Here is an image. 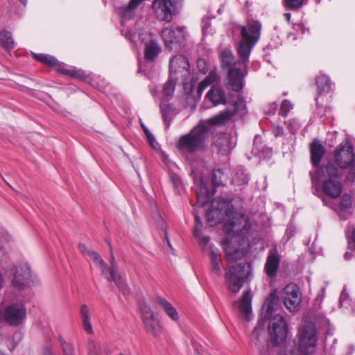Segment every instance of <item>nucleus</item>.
<instances>
[{
  "instance_id": "32",
  "label": "nucleus",
  "mask_w": 355,
  "mask_h": 355,
  "mask_svg": "<svg viewBox=\"0 0 355 355\" xmlns=\"http://www.w3.org/2000/svg\"><path fill=\"white\" fill-rule=\"evenodd\" d=\"M220 254L217 249L211 248L210 253V265L211 271L212 273L220 275L221 273L220 269Z\"/></svg>"
},
{
  "instance_id": "28",
  "label": "nucleus",
  "mask_w": 355,
  "mask_h": 355,
  "mask_svg": "<svg viewBox=\"0 0 355 355\" xmlns=\"http://www.w3.org/2000/svg\"><path fill=\"white\" fill-rule=\"evenodd\" d=\"M107 279L109 282H114L120 292H121L124 295L130 294V288L128 286L125 282L121 276L117 275L116 272L113 268L110 270V274L107 276Z\"/></svg>"
},
{
  "instance_id": "1",
  "label": "nucleus",
  "mask_w": 355,
  "mask_h": 355,
  "mask_svg": "<svg viewBox=\"0 0 355 355\" xmlns=\"http://www.w3.org/2000/svg\"><path fill=\"white\" fill-rule=\"evenodd\" d=\"M279 301L277 291L274 290L270 292L262 306L261 318L252 332V336L258 339L259 334L263 331L265 322L269 320L270 339L274 347L284 344L289 333L288 326L284 316L277 313L275 314L279 307Z\"/></svg>"
},
{
  "instance_id": "7",
  "label": "nucleus",
  "mask_w": 355,
  "mask_h": 355,
  "mask_svg": "<svg viewBox=\"0 0 355 355\" xmlns=\"http://www.w3.org/2000/svg\"><path fill=\"white\" fill-rule=\"evenodd\" d=\"M251 273L252 264L250 263L240 262L232 266L225 275L229 289L234 293H238Z\"/></svg>"
},
{
  "instance_id": "64",
  "label": "nucleus",
  "mask_w": 355,
  "mask_h": 355,
  "mask_svg": "<svg viewBox=\"0 0 355 355\" xmlns=\"http://www.w3.org/2000/svg\"><path fill=\"white\" fill-rule=\"evenodd\" d=\"M4 47V49L5 51H8L10 50H11L13 47V46H10V45H8V46H3Z\"/></svg>"
},
{
  "instance_id": "4",
  "label": "nucleus",
  "mask_w": 355,
  "mask_h": 355,
  "mask_svg": "<svg viewBox=\"0 0 355 355\" xmlns=\"http://www.w3.org/2000/svg\"><path fill=\"white\" fill-rule=\"evenodd\" d=\"M211 134V128L205 123H200L189 133L179 138L176 147L182 153L202 152L207 148L208 139Z\"/></svg>"
},
{
  "instance_id": "3",
  "label": "nucleus",
  "mask_w": 355,
  "mask_h": 355,
  "mask_svg": "<svg viewBox=\"0 0 355 355\" xmlns=\"http://www.w3.org/2000/svg\"><path fill=\"white\" fill-rule=\"evenodd\" d=\"M327 168H335L343 175L347 171L346 180L355 182V153L353 144L346 141L338 145L333 152L332 157L327 159Z\"/></svg>"
},
{
  "instance_id": "62",
  "label": "nucleus",
  "mask_w": 355,
  "mask_h": 355,
  "mask_svg": "<svg viewBox=\"0 0 355 355\" xmlns=\"http://www.w3.org/2000/svg\"><path fill=\"white\" fill-rule=\"evenodd\" d=\"M352 253L349 252H347L345 253L344 257L345 260H350L352 257Z\"/></svg>"
},
{
  "instance_id": "61",
  "label": "nucleus",
  "mask_w": 355,
  "mask_h": 355,
  "mask_svg": "<svg viewBox=\"0 0 355 355\" xmlns=\"http://www.w3.org/2000/svg\"><path fill=\"white\" fill-rule=\"evenodd\" d=\"M200 242L202 245H206L209 241V237L207 236H200L199 238Z\"/></svg>"
},
{
  "instance_id": "18",
  "label": "nucleus",
  "mask_w": 355,
  "mask_h": 355,
  "mask_svg": "<svg viewBox=\"0 0 355 355\" xmlns=\"http://www.w3.org/2000/svg\"><path fill=\"white\" fill-rule=\"evenodd\" d=\"M281 256L276 247L269 250L264 265V272L270 278L275 277L279 268Z\"/></svg>"
},
{
  "instance_id": "31",
  "label": "nucleus",
  "mask_w": 355,
  "mask_h": 355,
  "mask_svg": "<svg viewBox=\"0 0 355 355\" xmlns=\"http://www.w3.org/2000/svg\"><path fill=\"white\" fill-rule=\"evenodd\" d=\"M340 200L338 204L333 202L334 207H329L334 211L336 212H343L345 211L347 209H350L353 204V198L352 196L347 193H344L342 196H340Z\"/></svg>"
},
{
  "instance_id": "15",
  "label": "nucleus",
  "mask_w": 355,
  "mask_h": 355,
  "mask_svg": "<svg viewBox=\"0 0 355 355\" xmlns=\"http://www.w3.org/2000/svg\"><path fill=\"white\" fill-rule=\"evenodd\" d=\"M262 25L258 20L248 21L241 28V40L238 44H256L260 38Z\"/></svg>"
},
{
  "instance_id": "57",
  "label": "nucleus",
  "mask_w": 355,
  "mask_h": 355,
  "mask_svg": "<svg viewBox=\"0 0 355 355\" xmlns=\"http://www.w3.org/2000/svg\"><path fill=\"white\" fill-rule=\"evenodd\" d=\"M146 135L148 139V142L150 143V146L153 148H155L154 146V142L155 141V138L154 135L150 132L146 131Z\"/></svg>"
},
{
  "instance_id": "17",
  "label": "nucleus",
  "mask_w": 355,
  "mask_h": 355,
  "mask_svg": "<svg viewBox=\"0 0 355 355\" xmlns=\"http://www.w3.org/2000/svg\"><path fill=\"white\" fill-rule=\"evenodd\" d=\"M164 44H183L187 42L184 28H165L161 33Z\"/></svg>"
},
{
  "instance_id": "5",
  "label": "nucleus",
  "mask_w": 355,
  "mask_h": 355,
  "mask_svg": "<svg viewBox=\"0 0 355 355\" xmlns=\"http://www.w3.org/2000/svg\"><path fill=\"white\" fill-rule=\"evenodd\" d=\"M234 214L232 202L227 199L218 197L211 201L210 207L206 212L207 223L211 227L223 221L225 224L232 219Z\"/></svg>"
},
{
  "instance_id": "48",
  "label": "nucleus",
  "mask_w": 355,
  "mask_h": 355,
  "mask_svg": "<svg viewBox=\"0 0 355 355\" xmlns=\"http://www.w3.org/2000/svg\"><path fill=\"white\" fill-rule=\"evenodd\" d=\"M195 219V227L193 230V236L196 238H199L201 236L202 222L198 215L196 214L194 215Z\"/></svg>"
},
{
  "instance_id": "43",
  "label": "nucleus",
  "mask_w": 355,
  "mask_h": 355,
  "mask_svg": "<svg viewBox=\"0 0 355 355\" xmlns=\"http://www.w3.org/2000/svg\"><path fill=\"white\" fill-rule=\"evenodd\" d=\"M59 341L63 355H76L75 349L72 343H67L61 336L59 337Z\"/></svg>"
},
{
  "instance_id": "20",
  "label": "nucleus",
  "mask_w": 355,
  "mask_h": 355,
  "mask_svg": "<svg viewBox=\"0 0 355 355\" xmlns=\"http://www.w3.org/2000/svg\"><path fill=\"white\" fill-rule=\"evenodd\" d=\"M236 241H225L223 243L224 252L228 261H236L245 257L248 253L246 250L241 249L234 245Z\"/></svg>"
},
{
  "instance_id": "23",
  "label": "nucleus",
  "mask_w": 355,
  "mask_h": 355,
  "mask_svg": "<svg viewBox=\"0 0 355 355\" xmlns=\"http://www.w3.org/2000/svg\"><path fill=\"white\" fill-rule=\"evenodd\" d=\"M252 300L251 291H245L243 293L241 300L236 302L239 311L245 316L247 321H249L251 318Z\"/></svg>"
},
{
  "instance_id": "9",
  "label": "nucleus",
  "mask_w": 355,
  "mask_h": 355,
  "mask_svg": "<svg viewBox=\"0 0 355 355\" xmlns=\"http://www.w3.org/2000/svg\"><path fill=\"white\" fill-rule=\"evenodd\" d=\"M299 349L304 355H309L314 352L317 345L316 329L314 324L308 322L304 324L298 331Z\"/></svg>"
},
{
  "instance_id": "54",
  "label": "nucleus",
  "mask_w": 355,
  "mask_h": 355,
  "mask_svg": "<svg viewBox=\"0 0 355 355\" xmlns=\"http://www.w3.org/2000/svg\"><path fill=\"white\" fill-rule=\"evenodd\" d=\"M272 132L275 137H282L284 135V128L280 125L273 126Z\"/></svg>"
},
{
  "instance_id": "39",
  "label": "nucleus",
  "mask_w": 355,
  "mask_h": 355,
  "mask_svg": "<svg viewBox=\"0 0 355 355\" xmlns=\"http://www.w3.org/2000/svg\"><path fill=\"white\" fill-rule=\"evenodd\" d=\"M250 178L243 170H238L233 178L234 183L237 186L248 184Z\"/></svg>"
},
{
  "instance_id": "26",
  "label": "nucleus",
  "mask_w": 355,
  "mask_h": 355,
  "mask_svg": "<svg viewBox=\"0 0 355 355\" xmlns=\"http://www.w3.org/2000/svg\"><path fill=\"white\" fill-rule=\"evenodd\" d=\"M206 98L210 101L213 105L226 104V98L224 90L219 87H211L206 94Z\"/></svg>"
},
{
  "instance_id": "14",
  "label": "nucleus",
  "mask_w": 355,
  "mask_h": 355,
  "mask_svg": "<svg viewBox=\"0 0 355 355\" xmlns=\"http://www.w3.org/2000/svg\"><path fill=\"white\" fill-rule=\"evenodd\" d=\"M251 227L249 218L245 217L244 214H241L239 218H236L233 215L232 219L227 221L223 225L224 232L227 234L236 233L239 236L248 234Z\"/></svg>"
},
{
  "instance_id": "50",
  "label": "nucleus",
  "mask_w": 355,
  "mask_h": 355,
  "mask_svg": "<svg viewBox=\"0 0 355 355\" xmlns=\"http://www.w3.org/2000/svg\"><path fill=\"white\" fill-rule=\"evenodd\" d=\"M349 248L355 250V227H352L351 233H347Z\"/></svg>"
},
{
  "instance_id": "22",
  "label": "nucleus",
  "mask_w": 355,
  "mask_h": 355,
  "mask_svg": "<svg viewBox=\"0 0 355 355\" xmlns=\"http://www.w3.org/2000/svg\"><path fill=\"white\" fill-rule=\"evenodd\" d=\"M144 0H130L126 6H123L119 8V14L121 17V26H124V20H130L135 16L136 8Z\"/></svg>"
},
{
  "instance_id": "36",
  "label": "nucleus",
  "mask_w": 355,
  "mask_h": 355,
  "mask_svg": "<svg viewBox=\"0 0 355 355\" xmlns=\"http://www.w3.org/2000/svg\"><path fill=\"white\" fill-rule=\"evenodd\" d=\"M176 80L169 77L163 86L162 94L167 98H171L173 96Z\"/></svg>"
},
{
  "instance_id": "21",
  "label": "nucleus",
  "mask_w": 355,
  "mask_h": 355,
  "mask_svg": "<svg viewBox=\"0 0 355 355\" xmlns=\"http://www.w3.org/2000/svg\"><path fill=\"white\" fill-rule=\"evenodd\" d=\"M227 87L236 92L242 91L244 87V75L240 69L231 68L227 74Z\"/></svg>"
},
{
  "instance_id": "46",
  "label": "nucleus",
  "mask_w": 355,
  "mask_h": 355,
  "mask_svg": "<svg viewBox=\"0 0 355 355\" xmlns=\"http://www.w3.org/2000/svg\"><path fill=\"white\" fill-rule=\"evenodd\" d=\"M0 44H14V40L10 31L3 30L0 33Z\"/></svg>"
},
{
  "instance_id": "8",
  "label": "nucleus",
  "mask_w": 355,
  "mask_h": 355,
  "mask_svg": "<svg viewBox=\"0 0 355 355\" xmlns=\"http://www.w3.org/2000/svg\"><path fill=\"white\" fill-rule=\"evenodd\" d=\"M5 274L10 279L12 286L18 291L28 288L33 282L31 268L25 263L7 267Z\"/></svg>"
},
{
  "instance_id": "34",
  "label": "nucleus",
  "mask_w": 355,
  "mask_h": 355,
  "mask_svg": "<svg viewBox=\"0 0 355 355\" xmlns=\"http://www.w3.org/2000/svg\"><path fill=\"white\" fill-rule=\"evenodd\" d=\"M196 198L198 207H202L207 205L211 199L208 189L205 187H201L199 191L196 192Z\"/></svg>"
},
{
  "instance_id": "51",
  "label": "nucleus",
  "mask_w": 355,
  "mask_h": 355,
  "mask_svg": "<svg viewBox=\"0 0 355 355\" xmlns=\"http://www.w3.org/2000/svg\"><path fill=\"white\" fill-rule=\"evenodd\" d=\"M169 178H170V180L172 182L174 188L178 189L179 187V186L181 184L180 177L175 173H171L169 174Z\"/></svg>"
},
{
  "instance_id": "25",
  "label": "nucleus",
  "mask_w": 355,
  "mask_h": 355,
  "mask_svg": "<svg viewBox=\"0 0 355 355\" xmlns=\"http://www.w3.org/2000/svg\"><path fill=\"white\" fill-rule=\"evenodd\" d=\"M174 68L175 73L178 71L182 72L186 71L189 72V62L187 57L182 55H177L173 56L169 63V71L172 73Z\"/></svg>"
},
{
  "instance_id": "27",
  "label": "nucleus",
  "mask_w": 355,
  "mask_h": 355,
  "mask_svg": "<svg viewBox=\"0 0 355 355\" xmlns=\"http://www.w3.org/2000/svg\"><path fill=\"white\" fill-rule=\"evenodd\" d=\"M155 302L163 309L166 314L173 321H178L179 315L175 308L165 298L157 296Z\"/></svg>"
},
{
  "instance_id": "49",
  "label": "nucleus",
  "mask_w": 355,
  "mask_h": 355,
  "mask_svg": "<svg viewBox=\"0 0 355 355\" xmlns=\"http://www.w3.org/2000/svg\"><path fill=\"white\" fill-rule=\"evenodd\" d=\"M202 24V33L203 37L206 36L208 33V29L211 26L210 18L209 17H204L201 21Z\"/></svg>"
},
{
  "instance_id": "37",
  "label": "nucleus",
  "mask_w": 355,
  "mask_h": 355,
  "mask_svg": "<svg viewBox=\"0 0 355 355\" xmlns=\"http://www.w3.org/2000/svg\"><path fill=\"white\" fill-rule=\"evenodd\" d=\"M89 257L94 263L100 268L101 273L105 275L107 270L106 263L103 261L102 257L95 251L88 252Z\"/></svg>"
},
{
  "instance_id": "41",
  "label": "nucleus",
  "mask_w": 355,
  "mask_h": 355,
  "mask_svg": "<svg viewBox=\"0 0 355 355\" xmlns=\"http://www.w3.org/2000/svg\"><path fill=\"white\" fill-rule=\"evenodd\" d=\"M224 173L222 169H214L211 174V183L213 187H217L223 185V177Z\"/></svg>"
},
{
  "instance_id": "11",
  "label": "nucleus",
  "mask_w": 355,
  "mask_h": 355,
  "mask_svg": "<svg viewBox=\"0 0 355 355\" xmlns=\"http://www.w3.org/2000/svg\"><path fill=\"white\" fill-rule=\"evenodd\" d=\"M182 0H154L153 10L157 19L161 21L170 22L175 14L177 6Z\"/></svg>"
},
{
  "instance_id": "45",
  "label": "nucleus",
  "mask_w": 355,
  "mask_h": 355,
  "mask_svg": "<svg viewBox=\"0 0 355 355\" xmlns=\"http://www.w3.org/2000/svg\"><path fill=\"white\" fill-rule=\"evenodd\" d=\"M293 104L288 100H284L281 103L279 114L283 117H286L288 112L293 109Z\"/></svg>"
},
{
  "instance_id": "19",
  "label": "nucleus",
  "mask_w": 355,
  "mask_h": 355,
  "mask_svg": "<svg viewBox=\"0 0 355 355\" xmlns=\"http://www.w3.org/2000/svg\"><path fill=\"white\" fill-rule=\"evenodd\" d=\"M124 35L134 44L138 42L140 44H157L155 35L144 29H140L137 33L127 30Z\"/></svg>"
},
{
  "instance_id": "60",
  "label": "nucleus",
  "mask_w": 355,
  "mask_h": 355,
  "mask_svg": "<svg viewBox=\"0 0 355 355\" xmlns=\"http://www.w3.org/2000/svg\"><path fill=\"white\" fill-rule=\"evenodd\" d=\"M42 355H53L52 348L49 346L44 347L42 350Z\"/></svg>"
},
{
  "instance_id": "58",
  "label": "nucleus",
  "mask_w": 355,
  "mask_h": 355,
  "mask_svg": "<svg viewBox=\"0 0 355 355\" xmlns=\"http://www.w3.org/2000/svg\"><path fill=\"white\" fill-rule=\"evenodd\" d=\"M78 248L80 251L85 255L88 256V252H93L94 250H89L87 249V246L83 243H80L78 245Z\"/></svg>"
},
{
  "instance_id": "2",
  "label": "nucleus",
  "mask_w": 355,
  "mask_h": 355,
  "mask_svg": "<svg viewBox=\"0 0 355 355\" xmlns=\"http://www.w3.org/2000/svg\"><path fill=\"white\" fill-rule=\"evenodd\" d=\"M309 175L312 193L318 197L324 206L334 207L331 200H336L341 196L343 191V175L338 173L335 168L326 167L318 168L317 171H309Z\"/></svg>"
},
{
  "instance_id": "6",
  "label": "nucleus",
  "mask_w": 355,
  "mask_h": 355,
  "mask_svg": "<svg viewBox=\"0 0 355 355\" xmlns=\"http://www.w3.org/2000/svg\"><path fill=\"white\" fill-rule=\"evenodd\" d=\"M33 58L46 66L54 68L58 74L67 76L71 78H76L80 81H87L89 78L85 71L75 67L67 68L55 57L45 53H32Z\"/></svg>"
},
{
  "instance_id": "63",
  "label": "nucleus",
  "mask_w": 355,
  "mask_h": 355,
  "mask_svg": "<svg viewBox=\"0 0 355 355\" xmlns=\"http://www.w3.org/2000/svg\"><path fill=\"white\" fill-rule=\"evenodd\" d=\"M284 16L288 21H290L291 17V13L286 12L284 15Z\"/></svg>"
},
{
  "instance_id": "38",
  "label": "nucleus",
  "mask_w": 355,
  "mask_h": 355,
  "mask_svg": "<svg viewBox=\"0 0 355 355\" xmlns=\"http://www.w3.org/2000/svg\"><path fill=\"white\" fill-rule=\"evenodd\" d=\"M160 110L162 119L167 126L170 124L171 116L173 114L174 108L171 104H162L160 105Z\"/></svg>"
},
{
  "instance_id": "12",
  "label": "nucleus",
  "mask_w": 355,
  "mask_h": 355,
  "mask_svg": "<svg viewBox=\"0 0 355 355\" xmlns=\"http://www.w3.org/2000/svg\"><path fill=\"white\" fill-rule=\"evenodd\" d=\"M0 317L10 326H19L26 317V309L23 303H12L8 306Z\"/></svg>"
},
{
  "instance_id": "55",
  "label": "nucleus",
  "mask_w": 355,
  "mask_h": 355,
  "mask_svg": "<svg viewBox=\"0 0 355 355\" xmlns=\"http://www.w3.org/2000/svg\"><path fill=\"white\" fill-rule=\"evenodd\" d=\"M107 244H108V245L110 247V257H111V268L110 269H107V271L109 270V272H110V270L112 268L116 271V268H115V266H114V255H113V253H112V250L110 242V241H107Z\"/></svg>"
},
{
  "instance_id": "30",
  "label": "nucleus",
  "mask_w": 355,
  "mask_h": 355,
  "mask_svg": "<svg viewBox=\"0 0 355 355\" xmlns=\"http://www.w3.org/2000/svg\"><path fill=\"white\" fill-rule=\"evenodd\" d=\"M80 315L83 329L89 334H93L94 331L91 323L89 309L86 304H83L80 309Z\"/></svg>"
},
{
  "instance_id": "53",
  "label": "nucleus",
  "mask_w": 355,
  "mask_h": 355,
  "mask_svg": "<svg viewBox=\"0 0 355 355\" xmlns=\"http://www.w3.org/2000/svg\"><path fill=\"white\" fill-rule=\"evenodd\" d=\"M156 219L159 220L157 222V227L159 228H160L162 230H163L165 238H166V241H167V243L170 246L171 245H170V243H169V240H168V239L167 237L166 230L165 226L164 225V223L162 222V219L161 218L160 215L158 214L157 216H156L155 220Z\"/></svg>"
},
{
  "instance_id": "40",
  "label": "nucleus",
  "mask_w": 355,
  "mask_h": 355,
  "mask_svg": "<svg viewBox=\"0 0 355 355\" xmlns=\"http://www.w3.org/2000/svg\"><path fill=\"white\" fill-rule=\"evenodd\" d=\"M254 46H238L237 52L241 63L245 64L249 58Z\"/></svg>"
},
{
  "instance_id": "24",
  "label": "nucleus",
  "mask_w": 355,
  "mask_h": 355,
  "mask_svg": "<svg viewBox=\"0 0 355 355\" xmlns=\"http://www.w3.org/2000/svg\"><path fill=\"white\" fill-rule=\"evenodd\" d=\"M241 103L239 101L235 102V110H225L220 112L218 114L208 119L207 122L211 125H225L231 118L236 114V109L239 107Z\"/></svg>"
},
{
  "instance_id": "13",
  "label": "nucleus",
  "mask_w": 355,
  "mask_h": 355,
  "mask_svg": "<svg viewBox=\"0 0 355 355\" xmlns=\"http://www.w3.org/2000/svg\"><path fill=\"white\" fill-rule=\"evenodd\" d=\"M281 299L288 310L295 311L302 302V294L295 284H287L281 293Z\"/></svg>"
},
{
  "instance_id": "52",
  "label": "nucleus",
  "mask_w": 355,
  "mask_h": 355,
  "mask_svg": "<svg viewBox=\"0 0 355 355\" xmlns=\"http://www.w3.org/2000/svg\"><path fill=\"white\" fill-rule=\"evenodd\" d=\"M218 79V75L216 71H211L208 76L203 80V83H207V85L214 83Z\"/></svg>"
},
{
  "instance_id": "59",
  "label": "nucleus",
  "mask_w": 355,
  "mask_h": 355,
  "mask_svg": "<svg viewBox=\"0 0 355 355\" xmlns=\"http://www.w3.org/2000/svg\"><path fill=\"white\" fill-rule=\"evenodd\" d=\"M277 104L276 103H273L270 105L269 111L266 112V114H274L277 110Z\"/></svg>"
},
{
  "instance_id": "33",
  "label": "nucleus",
  "mask_w": 355,
  "mask_h": 355,
  "mask_svg": "<svg viewBox=\"0 0 355 355\" xmlns=\"http://www.w3.org/2000/svg\"><path fill=\"white\" fill-rule=\"evenodd\" d=\"M161 52L160 46H146L144 58L146 62H153Z\"/></svg>"
},
{
  "instance_id": "47",
  "label": "nucleus",
  "mask_w": 355,
  "mask_h": 355,
  "mask_svg": "<svg viewBox=\"0 0 355 355\" xmlns=\"http://www.w3.org/2000/svg\"><path fill=\"white\" fill-rule=\"evenodd\" d=\"M88 355H101L100 346L94 340H89L87 344Z\"/></svg>"
},
{
  "instance_id": "56",
  "label": "nucleus",
  "mask_w": 355,
  "mask_h": 355,
  "mask_svg": "<svg viewBox=\"0 0 355 355\" xmlns=\"http://www.w3.org/2000/svg\"><path fill=\"white\" fill-rule=\"evenodd\" d=\"M207 83H203V80L200 82L197 87V94L198 96H201L202 93L203 92L204 89L208 87Z\"/></svg>"
},
{
  "instance_id": "16",
  "label": "nucleus",
  "mask_w": 355,
  "mask_h": 355,
  "mask_svg": "<svg viewBox=\"0 0 355 355\" xmlns=\"http://www.w3.org/2000/svg\"><path fill=\"white\" fill-rule=\"evenodd\" d=\"M310 160L313 169L310 171H317L318 168L327 166V160L321 164L326 153V148L318 139H314L309 144Z\"/></svg>"
},
{
  "instance_id": "35",
  "label": "nucleus",
  "mask_w": 355,
  "mask_h": 355,
  "mask_svg": "<svg viewBox=\"0 0 355 355\" xmlns=\"http://www.w3.org/2000/svg\"><path fill=\"white\" fill-rule=\"evenodd\" d=\"M234 56L232 51L229 49H225L220 53L221 67L223 69L230 68L234 63Z\"/></svg>"
},
{
  "instance_id": "29",
  "label": "nucleus",
  "mask_w": 355,
  "mask_h": 355,
  "mask_svg": "<svg viewBox=\"0 0 355 355\" xmlns=\"http://www.w3.org/2000/svg\"><path fill=\"white\" fill-rule=\"evenodd\" d=\"M315 85H317V92L318 95L327 94L331 90V81L325 74L320 73L315 77Z\"/></svg>"
},
{
  "instance_id": "44",
  "label": "nucleus",
  "mask_w": 355,
  "mask_h": 355,
  "mask_svg": "<svg viewBox=\"0 0 355 355\" xmlns=\"http://www.w3.org/2000/svg\"><path fill=\"white\" fill-rule=\"evenodd\" d=\"M285 125L293 135L295 134L301 127L300 123L296 119H291L285 121Z\"/></svg>"
},
{
  "instance_id": "10",
  "label": "nucleus",
  "mask_w": 355,
  "mask_h": 355,
  "mask_svg": "<svg viewBox=\"0 0 355 355\" xmlns=\"http://www.w3.org/2000/svg\"><path fill=\"white\" fill-rule=\"evenodd\" d=\"M139 310L141 314V320L147 334L153 337L159 336L163 327L160 321L155 317L150 305L145 303L140 304Z\"/></svg>"
},
{
  "instance_id": "42",
  "label": "nucleus",
  "mask_w": 355,
  "mask_h": 355,
  "mask_svg": "<svg viewBox=\"0 0 355 355\" xmlns=\"http://www.w3.org/2000/svg\"><path fill=\"white\" fill-rule=\"evenodd\" d=\"M282 2L286 9L297 10L306 3V0H282Z\"/></svg>"
}]
</instances>
